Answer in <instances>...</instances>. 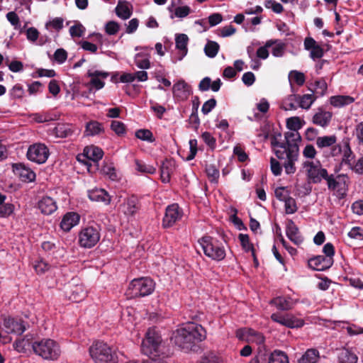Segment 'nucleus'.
Listing matches in <instances>:
<instances>
[{"label":"nucleus","mask_w":363,"mask_h":363,"mask_svg":"<svg viewBox=\"0 0 363 363\" xmlns=\"http://www.w3.org/2000/svg\"><path fill=\"white\" fill-rule=\"evenodd\" d=\"M315 144L319 149L330 148V150L324 151L325 157H333L337 160H340L342 164L352 167L354 156L350 149L347 140H343L337 143V137L335 135L318 137Z\"/></svg>","instance_id":"nucleus-1"},{"label":"nucleus","mask_w":363,"mask_h":363,"mask_svg":"<svg viewBox=\"0 0 363 363\" xmlns=\"http://www.w3.org/2000/svg\"><path fill=\"white\" fill-rule=\"evenodd\" d=\"M206 337V330L201 325L189 323L173 333L172 341L182 350L188 352Z\"/></svg>","instance_id":"nucleus-2"},{"label":"nucleus","mask_w":363,"mask_h":363,"mask_svg":"<svg viewBox=\"0 0 363 363\" xmlns=\"http://www.w3.org/2000/svg\"><path fill=\"white\" fill-rule=\"evenodd\" d=\"M31 347L33 352L44 360L56 361L61 355L60 345L51 338L35 340Z\"/></svg>","instance_id":"nucleus-3"},{"label":"nucleus","mask_w":363,"mask_h":363,"mask_svg":"<svg viewBox=\"0 0 363 363\" xmlns=\"http://www.w3.org/2000/svg\"><path fill=\"white\" fill-rule=\"evenodd\" d=\"M91 357L95 363H117L116 350L102 341L94 342L89 348Z\"/></svg>","instance_id":"nucleus-4"},{"label":"nucleus","mask_w":363,"mask_h":363,"mask_svg":"<svg viewBox=\"0 0 363 363\" xmlns=\"http://www.w3.org/2000/svg\"><path fill=\"white\" fill-rule=\"evenodd\" d=\"M164 347L161 336L153 328H149L141 344L142 352L151 358L163 353Z\"/></svg>","instance_id":"nucleus-5"},{"label":"nucleus","mask_w":363,"mask_h":363,"mask_svg":"<svg viewBox=\"0 0 363 363\" xmlns=\"http://www.w3.org/2000/svg\"><path fill=\"white\" fill-rule=\"evenodd\" d=\"M155 288L154 281L149 277L135 279L129 284L125 294L130 298L146 296L151 294Z\"/></svg>","instance_id":"nucleus-6"},{"label":"nucleus","mask_w":363,"mask_h":363,"mask_svg":"<svg viewBox=\"0 0 363 363\" xmlns=\"http://www.w3.org/2000/svg\"><path fill=\"white\" fill-rule=\"evenodd\" d=\"M203 253L213 260L220 261L225 257V250L222 243L210 236H205L199 240Z\"/></svg>","instance_id":"nucleus-7"},{"label":"nucleus","mask_w":363,"mask_h":363,"mask_svg":"<svg viewBox=\"0 0 363 363\" xmlns=\"http://www.w3.org/2000/svg\"><path fill=\"white\" fill-rule=\"evenodd\" d=\"M303 167L308 181L314 184L320 183L322 179L325 180L328 175L327 169L322 167L319 161H305Z\"/></svg>","instance_id":"nucleus-8"},{"label":"nucleus","mask_w":363,"mask_h":363,"mask_svg":"<svg viewBox=\"0 0 363 363\" xmlns=\"http://www.w3.org/2000/svg\"><path fill=\"white\" fill-rule=\"evenodd\" d=\"M100 237V231L97 227H86L79 233V244L82 247L91 248L98 243Z\"/></svg>","instance_id":"nucleus-9"},{"label":"nucleus","mask_w":363,"mask_h":363,"mask_svg":"<svg viewBox=\"0 0 363 363\" xmlns=\"http://www.w3.org/2000/svg\"><path fill=\"white\" fill-rule=\"evenodd\" d=\"M325 181L328 189L337 197L342 198L346 194L348 178L345 175L339 174L335 177L333 174L328 175Z\"/></svg>","instance_id":"nucleus-10"},{"label":"nucleus","mask_w":363,"mask_h":363,"mask_svg":"<svg viewBox=\"0 0 363 363\" xmlns=\"http://www.w3.org/2000/svg\"><path fill=\"white\" fill-rule=\"evenodd\" d=\"M1 326L5 333L11 335H21L28 326L21 318H4Z\"/></svg>","instance_id":"nucleus-11"},{"label":"nucleus","mask_w":363,"mask_h":363,"mask_svg":"<svg viewBox=\"0 0 363 363\" xmlns=\"http://www.w3.org/2000/svg\"><path fill=\"white\" fill-rule=\"evenodd\" d=\"M49 155L48 148L43 143H35L30 145L27 152L28 159L38 164L45 163Z\"/></svg>","instance_id":"nucleus-12"},{"label":"nucleus","mask_w":363,"mask_h":363,"mask_svg":"<svg viewBox=\"0 0 363 363\" xmlns=\"http://www.w3.org/2000/svg\"><path fill=\"white\" fill-rule=\"evenodd\" d=\"M236 337L240 340L257 345H261L264 341V337L260 333L247 328L238 329Z\"/></svg>","instance_id":"nucleus-13"},{"label":"nucleus","mask_w":363,"mask_h":363,"mask_svg":"<svg viewBox=\"0 0 363 363\" xmlns=\"http://www.w3.org/2000/svg\"><path fill=\"white\" fill-rule=\"evenodd\" d=\"M182 211L179 207L178 204L173 203L169 205L166 208L165 215L162 220V225L164 228H169L174 225L182 217Z\"/></svg>","instance_id":"nucleus-14"},{"label":"nucleus","mask_w":363,"mask_h":363,"mask_svg":"<svg viewBox=\"0 0 363 363\" xmlns=\"http://www.w3.org/2000/svg\"><path fill=\"white\" fill-rule=\"evenodd\" d=\"M284 143H286V152L291 155L292 158L298 155V143L301 140V136L297 131L290 130L284 135Z\"/></svg>","instance_id":"nucleus-15"},{"label":"nucleus","mask_w":363,"mask_h":363,"mask_svg":"<svg viewBox=\"0 0 363 363\" xmlns=\"http://www.w3.org/2000/svg\"><path fill=\"white\" fill-rule=\"evenodd\" d=\"M271 318L274 322L289 328H299L303 325V320L298 319L291 314L281 315L273 313Z\"/></svg>","instance_id":"nucleus-16"},{"label":"nucleus","mask_w":363,"mask_h":363,"mask_svg":"<svg viewBox=\"0 0 363 363\" xmlns=\"http://www.w3.org/2000/svg\"><path fill=\"white\" fill-rule=\"evenodd\" d=\"M172 93L176 100L183 101L191 94V89L184 80L180 79L173 85Z\"/></svg>","instance_id":"nucleus-17"},{"label":"nucleus","mask_w":363,"mask_h":363,"mask_svg":"<svg viewBox=\"0 0 363 363\" xmlns=\"http://www.w3.org/2000/svg\"><path fill=\"white\" fill-rule=\"evenodd\" d=\"M87 76L90 77L89 84L91 87L99 90L104 86V79H106L108 73L99 70L89 69L87 72Z\"/></svg>","instance_id":"nucleus-18"},{"label":"nucleus","mask_w":363,"mask_h":363,"mask_svg":"<svg viewBox=\"0 0 363 363\" xmlns=\"http://www.w3.org/2000/svg\"><path fill=\"white\" fill-rule=\"evenodd\" d=\"M189 38L186 34L180 33L175 35L176 48L179 50L178 56L173 59V62L181 61L187 54L188 48L187 45Z\"/></svg>","instance_id":"nucleus-19"},{"label":"nucleus","mask_w":363,"mask_h":363,"mask_svg":"<svg viewBox=\"0 0 363 363\" xmlns=\"http://www.w3.org/2000/svg\"><path fill=\"white\" fill-rule=\"evenodd\" d=\"M333 263V259L318 255L308 260V265L315 271H324L330 268Z\"/></svg>","instance_id":"nucleus-20"},{"label":"nucleus","mask_w":363,"mask_h":363,"mask_svg":"<svg viewBox=\"0 0 363 363\" xmlns=\"http://www.w3.org/2000/svg\"><path fill=\"white\" fill-rule=\"evenodd\" d=\"M281 138V134L279 133L274 135L271 138V145L277 157L279 159H285L286 154V143Z\"/></svg>","instance_id":"nucleus-21"},{"label":"nucleus","mask_w":363,"mask_h":363,"mask_svg":"<svg viewBox=\"0 0 363 363\" xmlns=\"http://www.w3.org/2000/svg\"><path fill=\"white\" fill-rule=\"evenodd\" d=\"M13 172L18 176L21 181L30 182L35 179V174L30 168L26 167L23 164H16L13 165Z\"/></svg>","instance_id":"nucleus-22"},{"label":"nucleus","mask_w":363,"mask_h":363,"mask_svg":"<svg viewBox=\"0 0 363 363\" xmlns=\"http://www.w3.org/2000/svg\"><path fill=\"white\" fill-rule=\"evenodd\" d=\"M306 50H310V56L312 59L320 58L323 55V49L312 38H306L304 40Z\"/></svg>","instance_id":"nucleus-23"},{"label":"nucleus","mask_w":363,"mask_h":363,"mask_svg":"<svg viewBox=\"0 0 363 363\" xmlns=\"http://www.w3.org/2000/svg\"><path fill=\"white\" fill-rule=\"evenodd\" d=\"M119 210L126 216H133L138 210L137 199L132 196L125 199Z\"/></svg>","instance_id":"nucleus-24"},{"label":"nucleus","mask_w":363,"mask_h":363,"mask_svg":"<svg viewBox=\"0 0 363 363\" xmlns=\"http://www.w3.org/2000/svg\"><path fill=\"white\" fill-rule=\"evenodd\" d=\"M79 214L74 212L67 213L63 216L60 227L64 231L68 232L79 223Z\"/></svg>","instance_id":"nucleus-25"},{"label":"nucleus","mask_w":363,"mask_h":363,"mask_svg":"<svg viewBox=\"0 0 363 363\" xmlns=\"http://www.w3.org/2000/svg\"><path fill=\"white\" fill-rule=\"evenodd\" d=\"M88 196L93 201L103 202L106 205L111 203V196L103 189H94L88 191Z\"/></svg>","instance_id":"nucleus-26"},{"label":"nucleus","mask_w":363,"mask_h":363,"mask_svg":"<svg viewBox=\"0 0 363 363\" xmlns=\"http://www.w3.org/2000/svg\"><path fill=\"white\" fill-rule=\"evenodd\" d=\"M175 169V162L173 160H165L160 167L161 180L163 183H168L170 181L171 174Z\"/></svg>","instance_id":"nucleus-27"},{"label":"nucleus","mask_w":363,"mask_h":363,"mask_svg":"<svg viewBox=\"0 0 363 363\" xmlns=\"http://www.w3.org/2000/svg\"><path fill=\"white\" fill-rule=\"evenodd\" d=\"M38 208L42 213L50 215L57 210V207L56 202L51 197L45 196L39 201Z\"/></svg>","instance_id":"nucleus-28"},{"label":"nucleus","mask_w":363,"mask_h":363,"mask_svg":"<svg viewBox=\"0 0 363 363\" xmlns=\"http://www.w3.org/2000/svg\"><path fill=\"white\" fill-rule=\"evenodd\" d=\"M74 131V127L72 125L60 123L52 130L51 134L56 138H65L71 136Z\"/></svg>","instance_id":"nucleus-29"},{"label":"nucleus","mask_w":363,"mask_h":363,"mask_svg":"<svg viewBox=\"0 0 363 363\" xmlns=\"http://www.w3.org/2000/svg\"><path fill=\"white\" fill-rule=\"evenodd\" d=\"M332 116L331 112L320 108L314 114L313 117V123L317 125L325 127L330 123Z\"/></svg>","instance_id":"nucleus-30"},{"label":"nucleus","mask_w":363,"mask_h":363,"mask_svg":"<svg viewBox=\"0 0 363 363\" xmlns=\"http://www.w3.org/2000/svg\"><path fill=\"white\" fill-rule=\"evenodd\" d=\"M103 150L94 145L87 146L84 150L83 157L94 162H99L103 157Z\"/></svg>","instance_id":"nucleus-31"},{"label":"nucleus","mask_w":363,"mask_h":363,"mask_svg":"<svg viewBox=\"0 0 363 363\" xmlns=\"http://www.w3.org/2000/svg\"><path fill=\"white\" fill-rule=\"evenodd\" d=\"M286 233L288 238L296 245H299L303 242V238L299 233L298 228L292 220L289 221Z\"/></svg>","instance_id":"nucleus-32"},{"label":"nucleus","mask_w":363,"mask_h":363,"mask_svg":"<svg viewBox=\"0 0 363 363\" xmlns=\"http://www.w3.org/2000/svg\"><path fill=\"white\" fill-rule=\"evenodd\" d=\"M104 128L102 123L96 121H91L86 124L84 135L86 136L99 135L104 133Z\"/></svg>","instance_id":"nucleus-33"},{"label":"nucleus","mask_w":363,"mask_h":363,"mask_svg":"<svg viewBox=\"0 0 363 363\" xmlns=\"http://www.w3.org/2000/svg\"><path fill=\"white\" fill-rule=\"evenodd\" d=\"M320 359V352L314 348L308 349L298 359V363H317Z\"/></svg>","instance_id":"nucleus-34"},{"label":"nucleus","mask_w":363,"mask_h":363,"mask_svg":"<svg viewBox=\"0 0 363 363\" xmlns=\"http://www.w3.org/2000/svg\"><path fill=\"white\" fill-rule=\"evenodd\" d=\"M271 302L278 309L282 311L289 310L295 304V302L293 301V299L287 296L276 297Z\"/></svg>","instance_id":"nucleus-35"},{"label":"nucleus","mask_w":363,"mask_h":363,"mask_svg":"<svg viewBox=\"0 0 363 363\" xmlns=\"http://www.w3.org/2000/svg\"><path fill=\"white\" fill-rule=\"evenodd\" d=\"M6 196L0 193V218H8L14 211V205L11 203H6Z\"/></svg>","instance_id":"nucleus-36"},{"label":"nucleus","mask_w":363,"mask_h":363,"mask_svg":"<svg viewBox=\"0 0 363 363\" xmlns=\"http://www.w3.org/2000/svg\"><path fill=\"white\" fill-rule=\"evenodd\" d=\"M116 13L119 18L126 20L130 17L132 11L128 2L120 1L116 7Z\"/></svg>","instance_id":"nucleus-37"},{"label":"nucleus","mask_w":363,"mask_h":363,"mask_svg":"<svg viewBox=\"0 0 363 363\" xmlns=\"http://www.w3.org/2000/svg\"><path fill=\"white\" fill-rule=\"evenodd\" d=\"M281 107L285 111L297 109L298 107V95L291 94L286 96L282 101Z\"/></svg>","instance_id":"nucleus-38"},{"label":"nucleus","mask_w":363,"mask_h":363,"mask_svg":"<svg viewBox=\"0 0 363 363\" xmlns=\"http://www.w3.org/2000/svg\"><path fill=\"white\" fill-rule=\"evenodd\" d=\"M354 101V99L350 96H334L330 99V104L335 107H342L349 105Z\"/></svg>","instance_id":"nucleus-39"},{"label":"nucleus","mask_w":363,"mask_h":363,"mask_svg":"<svg viewBox=\"0 0 363 363\" xmlns=\"http://www.w3.org/2000/svg\"><path fill=\"white\" fill-rule=\"evenodd\" d=\"M357 355L347 349L342 350L338 356L339 363H357Z\"/></svg>","instance_id":"nucleus-40"},{"label":"nucleus","mask_w":363,"mask_h":363,"mask_svg":"<svg viewBox=\"0 0 363 363\" xmlns=\"http://www.w3.org/2000/svg\"><path fill=\"white\" fill-rule=\"evenodd\" d=\"M86 296V291L84 286L77 285L74 286L70 291L69 299L74 302H79Z\"/></svg>","instance_id":"nucleus-41"},{"label":"nucleus","mask_w":363,"mask_h":363,"mask_svg":"<svg viewBox=\"0 0 363 363\" xmlns=\"http://www.w3.org/2000/svg\"><path fill=\"white\" fill-rule=\"evenodd\" d=\"M135 63L140 69H149L150 67V55L139 52L135 56Z\"/></svg>","instance_id":"nucleus-42"},{"label":"nucleus","mask_w":363,"mask_h":363,"mask_svg":"<svg viewBox=\"0 0 363 363\" xmlns=\"http://www.w3.org/2000/svg\"><path fill=\"white\" fill-rule=\"evenodd\" d=\"M268 363H289L287 354L281 350H274L269 357Z\"/></svg>","instance_id":"nucleus-43"},{"label":"nucleus","mask_w":363,"mask_h":363,"mask_svg":"<svg viewBox=\"0 0 363 363\" xmlns=\"http://www.w3.org/2000/svg\"><path fill=\"white\" fill-rule=\"evenodd\" d=\"M315 101V96L313 94L298 95V107L309 109Z\"/></svg>","instance_id":"nucleus-44"},{"label":"nucleus","mask_w":363,"mask_h":363,"mask_svg":"<svg viewBox=\"0 0 363 363\" xmlns=\"http://www.w3.org/2000/svg\"><path fill=\"white\" fill-rule=\"evenodd\" d=\"M135 163L136 166L135 169L139 172L150 174H153L156 172V168L152 165L146 164L145 162L138 160H136Z\"/></svg>","instance_id":"nucleus-45"},{"label":"nucleus","mask_w":363,"mask_h":363,"mask_svg":"<svg viewBox=\"0 0 363 363\" xmlns=\"http://www.w3.org/2000/svg\"><path fill=\"white\" fill-rule=\"evenodd\" d=\"M220 46L215 41L208 40L204 47V52L210 58H213L218 52Z\"/></svg>","instance_id":"nucleus-46"},{"label":"nucleus","mask_w":363,"mask_h":363,"mask_svg":"<svg viewBox=\"0 0 363 363\" xmlns=\"http://www.w3.org/2000/svg\"><path fill=\"white\" fill-rule=\"evenodd\" d=\"M289 80L292 83H295L298 86H302L306 81L305 75L303 72L292 70L289 74Z\"/></svg>","instance_id":"nucleus-47"},{"label":"nucleus","mask_w":363,"mask_h":363,"mask_svg":"<svg viewBox=\"0 0 363 363\" xmlns=\"http://www.w3.org/2000/svg\"><path fill=\"white\" fill-rule=\"evenodd\" d=\"M238 238H239V240L240 242V244H241V246H242V249L245 252H252V255L253 256L254 259L256 262L257 259H256V257H255V255L254 248H253L252 245L250 242L249 236L247 235H246V234H242L241 233V234L239 235Z\"/></svg>","instance_id":"nucleus-48"},{"label":"nucleus","mask_w":363,"mask_h":363,"mask_svg":"<svg viewBox=\"0 0 363 363\" xmlns=\"http://www.w3.org/2000/svg\"><path fill=\"white\" fill-rule=\"evenodd\" d=\"M272 54L273 56L279 57L283 56L285 50V44L280 40H272Z\"/></svg>","instance_id":"nucleus-49"},{"label":"nucleus","mask_w":363,"mask_h":363,"mask_svg":"<svg viewBox=\"0 0 363 363\" xmlns=\"http://www.w3.org/2000/svg\"><path fill=\"white\" fill-rule=\"evenodd\" d=\"M298 155H296L294 158L291 157V155L286 152L285 158L287 159V162L284 164L285 172L287 174H294L296 171L294 166V162L297 160Z\"/></svg>","instance_id":"nucleus-50"},{"label":"nucleus","mask_w":363,"mask_h":363,"mask_svg":"<svg viewBox=\"0 0 363 363\" xmlns=\"http://www.w3.org/2000/svg\"><path fill=\"white\" fill-rule=\"evenodd\" d=\"M286 125L290 130L298 132L302 128L303 124L299 117L294 116L287 119Z\"/></svg>","instance_id":"nucleus-51"},{"label":"nucleus","mask_w":363,"mask_h":363,"mask_svg":"<svg viewBox=\"0 0 363 363\" xmlns=\"http://www.w3.org/2000/svg\"><path fill=\"white\" fill-rule=\"evenodd\" d=\"M272 40L266 42L264 46L258 48L256 52L257 57L261 60H266L269 57L268 48L272 47Z\"/></svg>","instance_id":"nucleus-52"},{"label":"nucleus","mask_w":363,"mask_h":363,"mask_svg":"<svg viewBox=\"0 0 363 363\" xmlns=\"http://www.w3.org/2000/svg\"><path fill=\"white\" fill-rule=\"evenodd\" d=\"M63 27V19L62 18H55L52 20L47 22L45 23V28L47 30H50V28H52L55 30H60Z\"/></svg>","instance_id":"nucleus-53"},{"label":"nucleus","mask_w":363,"mask_h":363,"mask_svg":"<svg viewBox=\"0 0 363 363\" xmlns=\"http://www.w3.org/2000/svg\"><path fill=\"white\" fill-rule=\"evenodd\" d=\"M50 266L43 259L36 260L33 264V268L37 274H44L49 270Z\"/></svg>","instance_id":"nucleus-54"},{"label":"nucleus","mask_w":363,"mask_h":363,"mask_svg":"<svg viewBox=\"0 0 363 363\" xmlns=\"http://www.w3.org/2000/svg\"><path fill=\"white\" fill-rule=\"evenodd\" d=\"M284 207L287 214L294 213L298 209L296 201L291 196L288 197L284 201Z\"/></svg>","instance_id":"nucleus-55"},{"label":"nucleus","mask_w":363,"mask_h":363,"mask_svg":"<svg viewBox=\"0 0 363 363\" xmlns=\"http://www.w3.org/2000/svg\"><path fill=\"white\" fill-rule=\"evenodd\" d=\"M206 172L212 182H216L219 177V171L213 164H208L206 167Z\"/></svg>","instance_id":"nucleus-56"},{"label":"nucleus","mask_w":363,"mask_h":363,"mask_svg":"<svg viewBox=\"0 0 363 363\" xmlns=\"http://www.w3.org/2000/svg\"><path fill=\"white\" fill-rule=\"evenodd\" d=\"M135 136L142 140H146L149 142H152L154 140L152 132L147 129L138 130L135 133Z\"/></svg>","instance_id":"nucleus-57"},{"label":"nucleus","mask_w":363,"mask_h":363,"mask_svg":"<svg viewBox=\"0 0 363 363\" xmlns=\"http://www.w3.org/2000/svg\"><path fill=\"white\" fill-rule=\"evenodd\" d=\"M101 172L104 174L106 175L110 179L115 181L118 179L117 173L115 168L111 164L104 165Z\"/></svg>","instance_id":"nucleus-58"},{"label":"nucleus","mask_w":363,"mask_h":363,"mask_svg":"<svg viewBox=\"0 0 363 363\" xmlns=\"http://www.w3.org/2000/svg\"><path fill=\"white\" fill-rule=\"evenodd\" d=\"M85 32V28L80 23L75 24L70 27L69 33L72 37H82Z\"/></svg>","instance_id":"nucleus-59"},{"label":"nucleus","mask_w":363,"mask_h":363,"mask_svg":"<svg viewBox=\"0 0 363 363\" xmlns=\"http://www.w3.org/2000/svg\"><path fill=\"white\" fill-rule=\"evenodd\" d=\"M347 235L351 239L363 240V229L359 227H354L348 232Z\"/></svg>","instance_id":"nucleus-60"},{"label":"nucleus","mask_w":363,"mask_h":363,"mask_svg":"<svg viewBox=\"0 0 363 363\" xmlns=\"http://www.w3.org/2000/svg\"><path fill=\"white\" fill-rule=\"evenodd\" d=\"M328 85L325 79H320L315 82V90L317 94L323 96L325 94Z\"/></svg>","instance_id":"nucleus-61"},{"label":"nucleus","mask_w":363,"mask_h":363,"mask_svg":"<svg viewBox=\"0 0 363 363\" xmlns=\"http://www.w3.org/2000/svg\"><path fill=\"white\" fill-rule=\"evenodd\" d=\"M274 194L277 199L284 202L290 196L289 191L285 187L277 188Z\"/></svg>","instance_id":"nucleus-62"},{"label":"nucleus","mask_w":363,"mask_h":363,"mask_svg":"<svg viewBox=\"0 0 363 363\" xmlns=\"http://www.w3.org/2000/svg\"><path fill=\"white\" fill-rule=\"evenodd\" d=\"M67 58V52L62 48H59L54 53V59L59 64L64 63Z\"/></svg>","instance_id":"nucleus-63"},{"label":"nucleus","mask_w":363,"mask_h":363,"mask_svg":"<svg viewBox=\"0 0 363 363\" xmlns=\"http://www.w3.org/2000/svg\"><path fill=\"white\" fill-rule=\"evenodd\" d=\"M26 35L28 40L33 43L37 41L39 37V32L35 28L30 27L26 30Z\"/></svg>","instance_id":"nucleus-64"}]
</instances>
